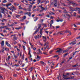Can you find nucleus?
<instances>
[{
	"label": "nucleus",
	"mask_w": 80,
	"mask_h": 80,
	"mask_svg": "<svg viewBox=\"0 0 80 80\" xmlns=\"http://www.w3.org/2000/svg\"><path fill=\"white\" fill-rule=\"evenodd\" d=\"M49 47H48V45L47 46L46 48L47 49H50V48H48Z\"/></svg>",
	"instance_id": "56"
},
{
	"label": "nucleus",
	"mask_w": 80,
	"mask_h": 80,
	"mask_svg": "<svg viewBox=\"0 0 80 80\" xmlns=\"http://www.w3.org/2000/svg\"><path fill=\"white\" fill-rule=\"evenodd\" d=\"M64 13H66L67 12V11L66 10H65L63 12Z\"/></svg>",
	"instance_id": "62"
},
{
	"label": "nucleus",
	"mask_w": 80,
	"mask_h": 80,
	"mask_svg": "<svg viewBox=\"0 0 80 80\" xmlns=\"http://www.w3.org/2000/svg\"><path fill=\"white\" fill-rule=\"evenodd\" d=\"M38 28H39V29H40V27H41V24H38Z\"/></svg>",
	"instance_id": "17"
},
{
	"label": "nucleus",
	"mask_w": 80,
	"mask_h": 80,
	"mask_svg": "<svg viewBox=\"0 0 80 80\" xmlns=\"http://www.w3.org/2000/svg\"><path fill=\"white\" fill-rule=\"evenodd\" d=\"M40 7L41 8L42 11H43V10H45L44 8L43 7H42V6H41Z\"/></svg>",
	"instance_id": "24"
},
{
	"label": "nucleus",
	"mask_w": 80,
	"mask_h": 80,
	"mask_svg": "<svg viewBox=\"0 0 80 80\" xmlns=\"http://www.w3.org/2000/svg\"><path fill=\"white\" fill-rule=\"evenodd\" d=\"M67 16H68V17H69V18H70V17H71V16L70 15L68 14H67Z\"/></svg>",
	"instance_id": "57"
},
{
	"label": "nucleus",
	"mask_w": 80,
	"mask_h": 80,
	"mask_svg": "<svg viewBox=\"0 0 80 80\" xmlns=\"http://www.w3.org/2000/svg\"><path fill=\"white\" fill-rule=\"evenodd\" d=\"M28 15L29 16V17H31V13L29 12L28 13Z\"/></svg>",
	"instance_id": "31"
},
{
	"label": "nucleus",
	"mask_w": 80,
	"mask_h": 80,
	"mask_svg": "<svg viewBox=\"0 0 80 80\" xmlns=\"http://www.w3.org/2000/svg\"><path fill=\"white\" fill-rule=\"evenodd\" d=\"M13 76L14 77H16L17 76V74H15L13 75Z\"/></svg>",
	"instance_id": "49"
},
{
	"label": "nucleus",
	"mask_w": 80,
	"mask_h": 80,
	"mask_svg": "<svg viewBox=\"0 0 80 80\" xmlns=\"http://www.w3.org/2000/svg\"><path fill=\"white\" fill-rule=\"evenodd\" d=\"M6 30H11V29L10 28H6Z\"/></svg>",
	"instance_id": "52"
},
{
	"label": "nucleus",
	"mask_w": 80,
	"mask_h": 80,
	"mask_svg": "<svg viewBox=\"0 0 80 80\" xmlns=\"http://www.w3.org/2000/svg\"><path fill=\"white\" fill-rule=\"evenodd\" d=\"M68 55V53H66L64 55V57H65V56H66V55Z\"/></svg>",
	"instance_id": "60"
},
{
	"label": "nucleus",
	"mask_w": 80,
	"mask_h": 80,
	"mask_svg": "<svg viewBox=\"0 0 80 80\" xmlns=\"http://www.w3.org/2000/svg\"><path fill=\"white\" fill-rule=\"evenodd\" d=\"M70 31L68 30H66V31L64 32V33H69Z\"/></svg>",
	"instance_id": "37"
},
{
	"label": "nucleus",
	"mask_w": 80,
	"mask_h": 80,
	"mask_svg": "<svg viewBox=\"0 0 80 80\" xmlns=\"http://www.w3.org/2000/svg\"><path fill=\"white\" fill-rule=\"evenodd\" d=\"M50 23H50V24H51V25H52V24H53V20H51Z\"/></svg>",
	"instance_id": "29"
},
{
	"label": "nucleus",
	"mask_w": 80,
	"mask_h": 80,
	"mask_svg": "<svg viewBox=\"0 0 80 80\" xmlns=\"http://www.w3.org/2000/svg\"><path fill=\"white\" fill-rule=\"evenodd\" d=\"M3 32L4 33H7V31H6L5 30H4L3 31Z\"/></svg>",
	"instance_id": "46"
},
{
	"label": "nucleus",
	"mask_w": 80,
	"mask_h": 80,
	"mask_svg": "<svg viewBox=\"0 0 80 80\" xmlns=\"http://www.w3.org/2000/svg\"><path fill=\"white\" fill-rule=\"evenodd\" d=\"M73 15L74 17H76L77 15V12H74Z\"/></svg>",
	"instance_id": "22"
},
{
	"label": "nucleus",
	"mask_w": 80,
	"mask_h": 80,
	"mask_svg": "<svg viewBox=\"0 0 80 80\" xmlns=\"http://www.w3.org/2000/svg\"><path fill=\"white\" fill-rule=\"evenodd\" d=\"M11 8H12V10H13H13H16V8H15V7L12 6Z\"/></svg>",
	"instance_id": "11"
},
{
	"label": "nucleus",
	"mask_w": 80,
	"mask_h": 80,
	"mask_svg": "<svg viewBox=\"0 0 80 80\" xmlns=\"http://www.w3.org/2000/svg\"><path fill=\"white\" fill-rule=\"evenodd\" d=\"M44 15V13H42V14H40L38 15V16L40 17H42Z\"/></svg>",
	"instance_id": "21"
},
{
	"label": "nucleus",
	"mask_w": 80,
	"mask_h": 80,
	"mask_svg": "<svg viewBox=\"0 0 80 80\" xmlns=\"http://www.w3.org/2000/svg\"><path fill=\"white\" fill-rule=\"evenodd\" d=\"M7 0H4V1H2V3H6L7 2Z\"/></svg>",
	"instance_id": "38"
},
{
	"label": "nucleus",
	"mask_w": 80,
	"mask_h": 80,
	"mask_svg": "<svg viewBox=\"0 0 80 80\" xmlns=\"http://www.w3.org/2000/svg\"><path fill=\"white\" fill-rule=\"evenodd\" d=\"M23 12L22 11H19V13H23Z\"/></svg>",
	"instance_id": "43"
},
{
	"label": "nucleus",
	"mask_w": 80,
	"mask_h": 80,
	"mask_svg": "<svg viewBox=\"0 0 80 80\" xmlns=\"http://www.w3.org/2000/svg\"><path fill=\"white\" fill-rule=\"evenodd\" d=\"M69 3H72L73 4V5H75V6H78V4H77L73 2V1H70Z\"/></svg>",
	"instance_id": "2"
},
{
	"label": "nucleus",
	"mask_w": 80,
	"mask_h": 80,
	"mask_svg": "<svg viewBox=\"0 0 80 80\" xmlns=\"http://www.w3.org/2000/svg\"><path fill=\"white\" fill-rule=\"evenodd\" d=\"M58 55H56L54 56H53L52 57H54V58H57V57H58Z\"/></svg>",
	"instance_id": "33"
},
{
	"label": "nucleus",
	"mask_w": 80,
	"mask_h": 80,
	"mask_svg": "<svg viewBox=\"0 0 80 80\" xmlns=\"http://www.w3.org/2000/svg\"><path fill=\"white\" fill-rule=\"evenodd\" d=\"M6 44L8 47H11V46L8 43V42L6 41Z\"/></svg>",
	"instance_id": "7"
},
{
	"label": "nucleus",
	"mask_w": 80,
	"mask_h": 80,
	"mask_svg": "<svg viewBox=\"0 0 80 80\" xmlns=\"http://www.w3.org/2000/svg\"><path fill=\"white\" fill-rule=\"evenodd\" d=\"M32 6L30 5H29V6L28 8H29L30 9H31V8H32Z\"/></svg>",
	"instance_id": "34"
},
{
	"label": "nucleus",
	"mask_w": 80,
	"mask_h": 80,
	"mask_svg": "<svg viewBox=\"0 0 80 80\" xmlns=\"http://www.w3.org/2000/svg\"><path fill=\"white\" fill-rule=\"evenodd\" d=\"M34 18L35 19V20H34V22H36L38 20V18L35 17Z\"/></svg>",
	"instance_id": "30"
},
{
	"label": "nucleus",
	"mask_w": 80,
	"mask_h": 80,
	"mask_svg": "<svg viewBox=\"0 0 80 80\" xmlns=\"http://www.w3.org/2000/svg\"><path fill=\"white\" fill-rule=\"evenodd\" d=\"M17 40V37L13 38V41H15V40Z\"/></svg>",
	"instance_id": "14"
},
{
	"label": "nucleus",
	"mask_w": 80,
	"mask_h": 80,
	"mask_svg": "<svg viewBox=\"0 0 80 80\" xmlns=\"http://www.w3.org/2000/svg\"><path fill=\"white\" fill-rule=\"evenodd\" d=\"M40 62L41 64H42V65H44V62H43V61H41Z\"/></svg>",
	"instance_id": "23"
},
{
	"label": "nucleus",
	"mask_w": 80,
	"mask_h": 80,
	"mask_svg": "<svg viewBox=\"0 0 80 80\" xmlns=\"http://www.w3.org/2000/svg\"><path fill=\"white\" fill-rule=\"evenodd\" d=\"M63 63H64V61H62L60 63V65H62V64H63Z\"/></svg>",
	"instance_id": "44"
},
{
	"label": "nucleus",
	"mask_w": 80,
	"mask_h": 80,
	"mask_svg": "<svg viewBox=\"0 0 80 80\" xmlns=\"http://www.w3.org/2000/svg\"><path fill=\"white\" fill-rule=\"evenodd\" d=\"M64 33H62L61 32H59L58 33V34H60V35H64Z\"/></svg>",
	"instance_id": "18"
},
{
	"label": "nucleus",
	"mask_w": 80,
	"mask_h": 80,
	"mask_svg": "<svg viewBox=\"0 0 80 80\" xmlns=\"http://www.w3.org/2000/svg\"><path fill=\"white\" fill-rule=\"evenodd\" d=\"M5 50H6V51H8L9 49L8 48H6L5 49Z\"/></svg>",
	"instance_id": "61"
},
{
	"label": "nucleus",
	"mask_w": 80,
	"mask_h": 80,
	"mask_svg": "<svg viewBox=\"0 0 80 80\" xmlns=\"http://www.w3.org/2000/svg\"><path fill=\"white\" fill-rule=\"evenodd\" d=\"M61 5H63V6H64V7H68V6H70V5L69 4L66 5L64 3H61Z\"/></svg>",
	"instance_id": "6"
},
{
	"label": "nucleus",
	"mask_w": 80,
	"mask_h": 80,
	"mask_svg": "<svg viewBox=\"0 0 80 80\" xmlns=\"http://www.w3.org/2000/svg\"><path fill=\"white\" fill-rule=\"evenodd\" d=\"M57 2H55V4H54V7H56L57 6Z\"/></svg>",
	"instance_id": "25"
},
{
	"label": "nucleus",
	"mask_w": 80,
	"mask_h": 80,
	"mask_svg": "<svg viewBox=\"0 0 80 80\" xmlns=\"http://www.w3.org/2000/svg\"><path fill=\"white\" fill-rule=\"evenodd\" d=\"M8 9H10L12 12H13V9H12V8H7Z\"/></svg>",
	"instance_id": "32"
},
{
	"label": "nucleus",
	"mask_w": 80,
	"mask_h": 80,
	"mask_svg": "<svg viewBox=\"0 0 80 80\" xmlns=\"http://www.w3.org/2000/svg\"><path fill=\"white\" fill-rule=\"evenodd\" d=\"M33 70V67H31L30 68V72H32Z\"/></svg>",
	"instance_id": "20"
},
{
	"label": "nucleus",
	"mask_w": 80,
	"mask_h": 80,
	"mask_svg": "<svg viewBox=\"0 0 80 80\" xmlns=\"http://www.w3.org/2000/svg\"><path fill=\"white\" fill-rule=\"evenodd\" d=\"M43 54L44 55H48V54H47V52H43Z\"/></svg>",
	"instance_id": "40"
},
{
	"label": "nucleus",
	"mask_w": 80,
	"mask_h": 80,
	"mask_svg": "<svg viewBox=\"0 0 80 80\" xmlns=\"http://www.w3.org/2000/svg\"><path fill=\"white\" fill-rule=\"evenodd\" d=\"M56 22H60V20H58L57 19H56Z\"/></svg>",
	"instance_id": "55"
},
{
	"label": "nucleus",
	"mask_w": 80,
	"mask_h": 80,
	"mask_svg": "<svg viewBox=\"0 0 80 80\" xmlns=\"http://www.w3.org/2000/svg\"><path fill=\"white\" fill-rule=\"evenodd\" d=\"M68 7L70 9V10H71V11H72V12H73V11H76V10H77V9L76 8H72V7L70 6V5H69V6H68Z\"/></svg>",
	"instance_id": "1"
},
{
	"label": "nucleus",
	"mask_w": 80,
	"mask_h": 80,
	"mask_svg": "<svg viewBox=\"0 0 80 80\" xmlns=\"http://www.w3.org/2000/svg\"><path fill=\"white\" fill-rule=\"evenodd\" d=\"M64 78L65 79V80H68V79H71V78L69 77V78H65V77H64Z\"/></svg>",
	"instance_id": "15"
},
{
	"label": "nucleus",
	"mask_w": 80,
	"mask_h": 80,
	"mask_svg": "<svg viewBox=\"0 0 80 80\" xmlns=\"http://www.w3.org/2000/svg\"><path fill=\"white\" fill-rule=\"evenodd\" d=\"M53 50H52L50 52H49L50 54H51L53 52Z\"/></svg>",
	"instance_id": "51"
},
{
	"label": "nucleus",
	"mask_w": 80,
	"mask_h": 80,
	"mask_svg": "<svg viewBox=\"0 0 80 80\" xmlns=\"http://www.w3.org/2000/svg\"><path fill=\"white\" fill-rule=\"evenodd\" d=\"M26 18H27V17H26V16H24V17H22V18H23L24 20H25V19H26Z\"/></svg>",
	"instance_id": "36"
},
{
	"label": "nucleus",
	"mask_w": 80,
	"mask_h": 80,
	"mask_svg": "<svg viewBox=\"0 0 80 80\" xmlns=\"http://www.w3.org/2000/svg\"><path fill=\"white\" fill-rule=\"evenodd\" d=\"M76 43V42H73L69 43V45H71L72 44V45H75V44Z\"/></svg>",
	"instance_id": "10"
},
{
	"label": "nucleus",
	"mask_w": 80,
	"mask_h": 80,
	"mask_svg": "<svg viewBox=\"0 0 80 80\" xmlns=\"http://www.w3.org/2000/svg\"><path fill=\"white\" fill-rule=\"evenodd\" d=\"M77 51H75L74 53L73 52L72 53V54L73 56L75 55V54L76 53H77Z\"/></svg>",
	"instance_id": "39"
},
{
	"label": "nucleus",
	"mask_w": 80,
	"mask_h": 80,
	"mask_svg": "<svg viewBox=\"0 0 80 80\" xmlns=\"http://www.w3.org/2000/svg\"><path fill=\"white\" fill-rule=\"evenodd\" d=\"M68 52V50H66L64 51H63V53H64L65 52Z\"/></svg>",
	"instance_id": "58"
},
{
	"label": "nucleus",
	"mask_w": 80,
	"mask_h": 80,
	"mask_svg": "<svg viewBox=\"0 0 80 80\" xmlns=\"http://www.w3.org/2000/svg\"><path fill=\"white\" fill-rule=\"evenodd\" d=\"M42 30H40V34H41V35H42Z\"/></svg>",
	"instance_id": "35"
},
{
	"label": "nucleus",
	"mask_w": 80,
	"mask_h": 80,
	"mask_svg": "<svg viewBox=\"0 0 80 80\" xmlns=\"http://www.w3.org/2000/svg\"><path fill=\"white\" fill-rule=\"evenodd\" d=\"M63 78H64V77H68V75L66 74V75H65L64 74H63Z\"/></svg>",
	"instance_id": "27"
},
{
	"label": "nucleus",
	"mask_w": 80,
	"mask_h": 80,
	"mask_svg": "<svg viewBox=\"0 0 80 80\" xmlns=\"http://www.w3.org/2000/svg\"><path fill=\"white\" fill-rule=\"evenodd\" d=\"M47 10V7L46 6V7L44 8V10Z\"/></svg>",
	"instance_id": "53"
},
{
	"label": "nucleus",
	"mask_w": 80,
	"mask_h": 80,
	"mask_svg": "<svg viewBox=\"0 0 80 80\" xmlns=\"http://www.w3.org/2000/svg\"><path fill=\"white\" fill-rule=\"evenodd\" d=\"M50 28H52L53 26H52V24H50Z\"/></svg>",
	"instance_id": "42"
},
{
	"label": "nucleus",
	"mask_w": 80,
	"mask_h": 80,
	"mask_svg": "<svg viewBox=\"0 0 80 80\" xmlns=\"http://www.w3.org/2000/svg\"><path fill=\"white\" fill-rule=\"evenodd\" d=\"M12 5V3H8L6 4V6L7 8L8 7V6H10Z\"/></svg>",
	"instance_id": "8"
},
{
	"label": "nucleus",
	"mask_w": 80,
	"mask_h": 80,
	"mask_svg": "<svg viewBox=\"0 0 80 80\" xmlns=\"http://www.w3.org/2000/svg\"><path fill=\"white\" fill-rule=\"evenodd\" d=\"M14 5H17V6H18V3H14Z\"/></svg>",
	"instance_id": "54"
},
{
	"label": "nucleus",
	"mask_w": 80,
	"mask_h": 80,
	"mask_svg": "<svg viewBox=\"0 0 80 80\" xmlns=\"http://www.w3.org/2000/svg\"><path fill=\"white\" fill-rule=\"evenodd\" d=\"M77 18H80V16H78Z\"/></svg>",
	"instance_id": "64"
},
{
	"label": "nucleus",
	"mask_w": 80,
	"mask_h": 80,
	"mask_svg": "<svg viewBox=\"0 0 80 80\" xmlns=\"http://www.w3.org/2000/svg\"><path fill=\"white\" fill-rule=\"evenodd\" d=\"M19 7V9H23L21 7V6H20Z\"/></svg>",
	"instance_id": "59"
},
{
	"label": "nucleus",
	"mask_w": 80,
	"mask_h": 80,
	"mask_svg": "<svg viewBox=\"0 0 80 80\" xmlns=\"http://www.w3.org/2000/svg\"><path fill=\"white\" fill-rule=\"evenodd\" d=\"M1 45L2 46H3L4 45V41H2L1 42Z\"/></svg>",
	"instance_id": "13"
},
{
	"label": "nucleus",
	"mask_w": 80,
	"mask_h": 80,
	"mask_svg": "<svg viewBox=\"0 0 80 80\" xmlns=\"http://www.w3.org/2000/svg\"><path fill=\"white\" fill-rule=\"evenodd\" d=\"M38 4H39V3H40V1H41V0H38Z\"/></svg>",
	"instance_id": "41"
},
{
	"label": "nucleus",
	"mask_w": 80,
	"mask_h": 80,
	"mask_svg": "<svg viewBox=\"0 0 80 80\" xmlns=\"http://www.w3.org/2000/svg\"><path fill=\"white\" fill-rule=\"evenodd\" d=\"M22 47L25 50V46H22Z\"/></svg>",
	"instance_id": "63"
},
{
	"label": "nucleus",
	"mask_w": 80,
	"mask_h": 80,
	"mask_svg": "<svg viewBox=\"0 0 80 80\" xmlns=\"http://www.w3.org/2000/svg\"><path fill=\"white\" fill-rule=\"evenodd\" d=\"M5 49H4V48H2V52H4V51H5Z\"/></svg>",
	"instance_id": "48"
},
{
	"label": "nucleus",
	"mask_w": 80,
	"mask_h": 80,
	"mask_svg": "<svg viewBox=\"0 0 80 80\" xmlns=\"http://www.w3.org/2000/svg\"><path fill=\"white\" fill-rule=\"evenodd\" d=\"M39 30H40V29H39L38 28L36 30L35 32H34L33 34H35V33H37V32H38V31H39Z\"/></svg>",
	"instance_id": "9"
},
{
	"label": "nucleus",
	"mask_w": 80,
	"mask_h": 80,
	"mask_svg": "<svg viewBox=\"0 0 80 80\" xmlns=\"http://www.w3.org/2000/svg\"><path fill=\"white\" fill-rule=\"evenodd\" d=\"M60 28V26H58L56 27V28L57 29V28Z\"/></svg>",
	"instance_id": "45"
},
{
	"label": "nucleus",
	"mask_w": 80,
	"mask_h": 80,
	"mask_svg": "<svg viewBox=\"0 0 80 80\" xmlns=\"http://www.w3.org/2000/svg\"><path fill=\"white\" fill-rule=\"evenodd\" d=\"M39 38L37 36H35L34 37V38H35V39H36V40H37V38Z\"/></svg>",
	"instance_id": "28"
},
{
	"label": "nucleus",
	"mask_w": 80,
	"mask_h": 80,
	"mask_svg": "<svg viewBox=\"0 0 80 80\" xmlns=\"http://www.w3.org/2000/svg\"><path fill=\"white\" fill-rule=\"evenodd\" d=\"M20 17V15H16V18H19V17Z\"/></svg>",
	"instance_id": "47"
},
{
	"label": "nucleus",
	"mask_w": 80,
	"mask_h": 80,
	"mask_svg": "<svg viewBox=\"0 0 80 80\" xmlns=\"http://www.w3.org/2000/svg\"><path fill=\"white\" fill-rule=\"evenodd\" d=\"M78 64H76L75 65L73 66L72 67H77V66H78Z\"/></svg>",
	"instance_id": "26"
},
{
	"label": "nucleus",
	"mask_w": 80,
	"mask_h": 80,
	"mask_svg": "<svg viewBox=\"0 0 80 80\" xmlns=\"http://www.w3.org/2000/svg\"><path fill=\"white\" fill-rule=\"evenodd\" d=\"M42 37L43 38V41L44 42H46L47 41V38L45 36H42Z\"/></svg>",
	"instance_id": "4"
},
{
	"label": "nucleus",
	"mask_w": 80,
	"mask_h": 80,
	"mask_svg": "<svg viewBox=\"0 0 80 80\" xmlns=\"http://www.w3.org/2000/svg\"><path fill=\"white\" fill-rule=\"evenodd\" d=\"M22 61L21 60H19L18 61V63L20 65H22Z\"/></svg>",
	"instance_id": "16"
},
{
	"label": "nucleus",
	"mask_w": 80,
	"mask_h": 80,
	"mask_svg": "<svg viewBox=\"0 0 80 80\" xmlns=\"http://www.w3.org/2000/svg\"><path fill=\"white\" fill-rule=\"evenodd\" d=\"M22 28L21 27H19L18 28H16L15 29L16 30H20V29H21Z\"/></svg>",
	"instance_id": "12"
},
{
	"label": "nucleus",
	"mask_w": 80,
	"mask_h": 80,
	"mask_svg": "<svg viewBox=\"0 0 80 80\" xmlns=\"http://www.w3.org/2000/svg\"><path fill=\"white\" fill-rule=\"evenodd\" d=\"M25 22H26V23L27 24L28 23H29V22L27 20L25 21Z\"/></svg>",
	"instance_id": "50"
},
{
	"label": "nucleus",
	"mask_w": 80,
	"mask_h": 80,
	"mask_svg": "<svg viewBox=\"0 0 80 80\" xmlns=\"http://www.w3.org/2000/svg\"><path fill=\"white\" fill-rule=\"evenodd\" d=\"M1 10L2 11V13H5V10H6V9L5 8H1Z\"/></svg>",
	"instance_id": "3"
},
{
	"label": "nucleus",
	"mask_w": 80,
	"mask_h": 80,
	"mask_svg": "<svg viewBox=\"0 0 80 80\" xmlns=\"http://www.w3.org/2000/svg\"><path fill=\"white\" fill-rule=\"evenodd\" d=\"M58 49H59L57 51H56V52H58V53H59V52H62V50H63L62 49H61L60 48H58Z\"/></svg>",
	"instance_id": "5"
},
{
	"label": "nucleus",
	"mask_w": 80,
	"mask_h": 80,
	"mask_svg": "<svg viewBox=\"0 0 80 80\" xmlns=\"http://www.w3.org/2000/svg\"><path fill=\"white\" fill-rule=\"evenodd\" d=\"M62 17H63L64 18H66V16H65V15L64 14H63L62 15Z\"/></svg>",
	"instance_id": "19"
}]
</instances>
